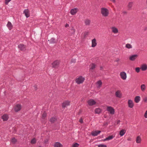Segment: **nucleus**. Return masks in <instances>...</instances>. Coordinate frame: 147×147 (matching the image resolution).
Segmentation results:
<instances>
[{"label": "nucleus", "mask_w": 147, "mask_h": 147, "mask_svg": "<svg viewBox=\"0 0 147 147\" xmlns=\"http://www.w3.org/2000/svg\"><path fill=\"white\" fill-rule=\"evenodd\" d=\"M56 120V119L55 117H52L50 119V121L51 123H53Z\"/></svg>", "instance_id": "nucleus-39"}, {"label": "nucleus", "mask_w": 147, "mask_h": 147, "mask_svg": "<svg viewBox=\"0 0 147 147\" xmlns=\"http://www.w3.org/2000/svg\"><path fill=\"white\" fill-rule=\"evenodd\" d=\"M143 100L144 101H147V96H145L143 97Z\"/></svg>", "instance_id": "nucleus-41"}, {"label": "nucleus", "mask_w": 147, "mask_h": 147, "mask_svg": "<svg viewBox=\"0 0 147 147\" xmlns=\"http://www.w3.org/2000/svg\"><path fill=\"white\" fill-rule=\"evenodd\" d=\"M16 142L17 140L14 138H13L11 140V142L13 144L16 143Z\"/></svg>", "instance_id": "nucleus-32"}, {"label": "nucleus", "mask_w": 147, "mask_h": 147, "mask_svg": "<svg viewBox=\"0 0 147 147\" xmlns=\"http://www.w3.org/2000/svg\"><path fill=\"white\" fill-rule=\"evenodd\" d=\"M126 130L125 129H122L119 132V135L121 136H123L126 132Z\"/></svg>", "instance_id": "nucleus-21"}, {"label": "nucleus", "mask_w": 147, "mask_h": 147, "mask_svg": "<svg viewBox=\"0 0 147 147\" xmlns=\"http://www.w3.org/2000/svg\"><path fill=\"white\" fill-rule=\"evenodd\" d=\"M125 47L127 49H130L132 48V46L129 44H127L125 45Z\"/></svg>", "instance_id": "nucleus-29"}, {"label": "nucleus", "mask_w": 147, "mask_h": 147, "mask_svg": "<svg viewBox=\"0 0 147 147\" xmlns=\"http://www.w3.org/2000/svg\"><path fill=\"white\" fill-rule=\"evenodd\" d=\"M79 121L80 123H82L83 122L82 119V118L80 119L79 120Z\"/></svg>", "instance_id": "nucleus-46"}, {"label": "nucleus", "mask_w": 147, "mask_h": 147, "mask_svg": "<svg viewBox=\"0 0 147 147\" xmlns=\"http://www.w3.org/2000/svg\"><path fill=\"white\" fill-rule=\"evenodd\" d=\"M140 67H137L135 68V70L136 72L139 73L140 72Z\"/></svg>", "instance_id": "nucleus-36"}, {"label": "nucleus", "mask_w": 147, "mask_h": 147, "mask_svg": "<svg viewBox=\"0 0 147 147\" xmlns=\"http://www.w3.org/2000/svg\"><path fill=\"white\" fill-rule=\"evenodd\" d=\"M110 1L114 3H115L116 1V0H110Z\"/></svg>", "instance_id": "nucleus-47"}, {"label": "nucleus", "mask_w": 147, "mask_h": 147, "mask_svg": "<svg viewBox=\"0 0 147 147\" xmlns=\"http://www.w3.org/2000/svg\"><path fill=\"white\" fill-rule=\"evenodd\" d=\"M47 116V113L45 111L42 114V118L44 119Z\"/></svg>", "instance_id": "nucleus-35"}, {"label": "nucleus", "mask_w": 147, "mask_h": 147, "mask_svg": "<svg viewBox=\"0 0 147 147\" xmlns=\"http://www.w3.org/2000/svg\"><path fill=\"white\" fill-rule=\"evenodd\" d=\"M141 69L142 71H145L147 69V64L144 63L142 64L140 66Z\"/></svg>", "instance_id": "nucleus-8"}, {"label": "nucleus", "mask_w": 147, "mask_h": 147, "mask_svg": "<svg viewBox=\"0 0 147 147\" xmlns=\"http://www.w3.org/2000/svg\"><path fill=\"white\" fill-rule=\"evenodd\" d=\"M96 87L97 88H100L101 87L102 85V82L101 80H99L96 83Z\"/></svg>", "instance_id": "nucleus-20"}, {"label": "nucleus", "mask_w": 147, "mask_h": 147, "mask_svg": "<svg viewBox=\"0 0 147 147\" xmlns=\"http://www.w3.org/2000/svg\"><path fill=\"white\" fill-rule=\"evenodd\" d=\"M129 107L130 108H132L134 106V104L133 102H128Z\"/></svg>", "instance_id": "nucleus-28"}, {"label": "nucleus", "mask_w": 147, "mask_h": 147, "mask_svg": "<svg viewBox=\"0 0 147 147\" xmlns=\"http://www.w3.org/2000/svg\"><path fill=\"white\" fill-rule=\"evenodd\" d=\"M140 100V97L139 96H137L135 98V101H139Z\"/></svg>", "instance_id": "nucleus-34"}, {"label": "nucleus", "mask_w": 147, "mask_h": 147, "mask_svg": "<svg viewBox=\"0 0 147 147\" xmlns=\"http://www.w3.org/2000/svg\"><path fill=\"white\" fill-rule=\"evenodd\" d=\"M11 1V0H5V4L7 5L8 4V3Z\"/></svg>", "instance_id": "nucleus-42"}, {"label": "nucleus", "mask_w": 147, "mask_h": 147, "mask_svg": "<svg viewBox=\"0 0 147 147\" xmlns=\"http://www.w3.org/2000/svg\"><path fill=\"white\" fill-rule=\"evenodd\" d=\"M7 26L10 30H11L13 28V25L10 22H8Z\"/></svg>", "instance_id": "nucleus-17"}, {"label": "nucleus", "mask_w": 147, "mask_h": 147, "mask_svg": "<svg viewBox=\"0 0 147 147\" xmlns=\"http://www.w3.org/2000/svg\"><path fill=\"white\" fill-rule=\"evenodd\" d=\"M100 132L101 131H92L91 134L92 136H97Z\"/></svg>", "instance_id": "nucleus-13"}, {"label": "nucleus", "mask_w": 147, "mask_h": 147, "mask_svg": "<svg viewBox=\"0 0 147 147\" xmlns=\"http://www.w3.org/2000/svg\"><path fill=\"white\" fill-rule=\"evenodd\" d=\"M97 44L96 40L95 38H94L92 40L91 47H95L97 45Z\"/></svg>", "instance_id": "nucleus-12"}, {"label": "nucleus", "mask_w": 147, "mask_h": 147, "mask_svg": "<svg viewBox=\"0 0 147 147\" xmlns=\"http://www.w3.org/2000/svg\"><path fill=\"white\" fill-rule=\"evenodd\" d=\"M140 88L142 91L144 92L145 91L146 89V86L145 84H142L141 85Z\"/></svg>", "instance_id": "nucleus-19"}, {"label": "nucleus", "mask_w": 147, "mask_h": 147, "mask_svg": "<svg viewBox=\"0 0 147 147\" xmlns=\"http://www.w3.org/2000/svg\"><path fill=\"white\" fill-rule=\"evenodd\" d=\"M137 103L138 102V101H137V102H136Z\"/></svg>", "instance_id": "nucleus-56"}, {"label": "nucleus", "mask_w": 147, "mask_h": 147, "mask_svg": "<svg viewBox=\"0 0 147 147\" xmlns=\"http://www.w3.org/2000/svg\"><path fill=\"white\" fill-rule=\"evenodd\" d=\"M85 80V78L84 77L80 76L76 79L75 82L77 84H82Z\"/></svg>", "instance_id": "nucleus-2"}, {"label": "nucleus", "mask_w": 147, "mask_h": 147, "mask_svg": "<svg viewBox=\"0 0 147 147\" xmlns=\"http://www.w3.org/2000/svg\"><path fill=\"white\" fill-rule=\"evenodd\" d=\"M79 146V144L77 143H76L73 144L71 147H78Z\"/></svg>", "instance_id": "nucleus-38"}, {"label": "nucleus", "mask_w": 147, "mask_h": 147, "mask_svg": "<svg viewBox=\"0 0 147 147\" xmlns=\"http://www.w3.org/2000/svg\"><path fill=\"white\" fill-rule=\"evenodd\" d=\"M102 112V110L100 108L96 109L95 110V113L97 114H99Z\"/></svg>", "instance_id": "nucleus-26"}, {"label": "nucleus", "mask_w": 147, "mask_h": 147, "mask_svg": "<svg viewBox=\"0 0 147 147\" xmlns=\"http://www.w3.org/2000/svg\"><path fill=\"white\" fill-rule=\"evenodd\" d=\"M34 88L35 90H37V86L36 85H35L34 86Z\"/></svg>", "instance_id": "nucleus-44"}, {"label": "nucleus", "mask_w": 147, "mask_h": 147, "mask_svg": "<svg viewBox=\"0 0 147 147\" xmlns=\"http://www.w3.org/2000/svg\"><path fill=\"white\" fill-rule=\"evenodd\" d=\"M100 13L102 16L104 17H108L109 15V10L107 8L104 7L101 8Z\"/></svg>", "instance_id": "nucleus-1"}, {"label": "nucleus", "mask_w": 147, "mask_h": 147, "mask_svg": "<svg viewBox=\"0 0 147 147\" xmlns=\"http://www.w3.org/2000/svg\"><path fill=\"white\" fill-rule=\"evenodd\" d=\"M36 140L35 138L33 139L31 141V143L32 144H34L36 143Z\"/></svg>", "instance_id": "nucleus-37"}, {"label": "nucleus", "mask_w": 147, "mask_h": 147, "mask_svg": "<svg viewBox=\"0 0 147 147\" xmlns=\"http://www.w3.org/2000/svg\"><path fill=\"white\" fill-rule=\"evenodd\" d=\"M112 32L114 34H117L119 32L118 29L115 27L113 26L111 28Z\"/></svg>", "instance_id": "nucleus-7"}, {"label": "nucleus", "mask_w": 147, "mask_h": 147, "mask_svg": "<svg viewBox=\"0 0 147 147\" xmlns=\"http://www.w3.org/2000/svg\"><path fill=\"white\" fill-rule=\"evenodd\" d=\"M76 60L75 59H74V61H72V60L71 61V62H76Z\"/></svg>", "instance_id": "nucleus-51"}, {"label": "nucleus", "mask_w": 147, "mask_h": 147, "mask_svg": "<svg viewBox=\"0 0 147 147\" xmlns=\"http://www.w3.org/2000/svg\"><path fill=\"white\" fill-rule=\"evenodd\" d=\"M69 102H64L62 105V107H65L66 106L69 105Z\"/></svg>", "instance_id": "nucleus-24"}, {"label": "nucleus", "mask_w": 147, "mask_h": 147, "mask_svg": "<svg viewBox=\"0 0 147 147\" xmlns=\"http://www.w3.org/2000/svg\"><path fill=\"white\" fill-rule=\"evenodd\" d=\"M96 102H88V104L90 106H92L95 104Z\"/></svg>", "instance_id": "nucleus-33"}, {"label": "nucleus", "mask_w": 147, "mask_h": 147, "mask_svg": "<svg viewBox=\"0 0 147 147\" xmlns=\"http://www.w3.org/2000/svg\"><path fill=\"white\" fill-rule=\"evenodd\" d=\"M62 145L60 143L56 142L54 144V147H62Z\"/></svg>", "instance_id": "nucleus-23"}, {"label": "nucleus", "mask_w": 147, "mask_h": 147, "mask_svg": "<svg viewBox=\"0 0 147 147\" xmlns=\"http://www.w3.org/2000/svg\"><path fill=\"white\" fill-rule=\"evenodd\" d=\"M146 2L147 3V0H146Z\"/></svg>", "instance_id": "nucleus-55"}, {"label": "nucleus", "mask_w": 147, "mask_h": 147, "mask_svg": "<svg viewBox=\"0 0 147 147\" xmlns=\"http://www.w3.org/2000/svg\"><path fill=\"white\" fill-rule=\"evenodd\" d=\"M23 13L27 18L30 16V11L28 9H27L24 10L23 11Z\"/></svg>", "instance_id": "nucleus-10"}, {"label": "nucleus", "mask_w": 147, "mask_h": 147, "mask_svg": "<svg viewBox=\"0 0 147 147\" xmlns=\"http://www.w3.org/2000/svg\"><path fill=\"white\" fill-rule=\"evenodd\" d=\"M90 20L86 19L84 20V23L86 25L89 26L90 24Z\"/></svg>", "instance_id": "nucleus-22"}, {"label": "nucleus", "mask_w": 147, "mask_h": 147, "mask_svg": "<svg viewBox=\"0 0 147 147\" xmlns=\"http://www.w3.org/2000/svg\"><path fill=\"white\" fill-rule=\"evenodd\" d=\"M50 41V43H54L56 42L55 40V39L53 38H52L50 40H49Z\"/></svg>", "instance_id": "nucleus-30"}, {"label": "nucleus", "mask_w": 147, "mask_h": 147, "mask_svg": "<svg viewBox=\"0 0 147 147\" xmlns=\"http://www.w3.org/2000/svg\"><path fill=\"white\" fill-rule=\"evenodd\" d=\"M115 95L116 97L120 98L122 97L121 91L120 90H117L115 93Z\"/></svg>", "instance_id": "nucleus-9"}, {"label": "nucleus", "mask_w": 147, "mask_h": 147, "mask_svg": "<svg viewBox=\"0 0 147 147\" xmlns=\"http://www.w3.org/2000/svg\"><path fill=\"white\" fill-rule=\"evenodd\" d=\"M120 122V120H118L117 122V123L119 124Z\"/></svg>", "instance_id": "nucleus-49"}, {"label": "nucleus", "mask_w": 147, "mask_h": 147, "mask_svg": "<svg viewBox=\"0 0 147 147\" xmlns=\"http://www.w3.org/2000/svg\"><path fill=\"white\" fill-rule=\"evenodd\" d=\"M9 118V117L8 115L6 114L3 115L1 117V118L4 121H7L8 120Z\"/></svg>", "instance_id": "nucleus-14"}, {"label": "nucleus", "mask_w": 147, "mask_h": 147, "mask_svg": "<svg viewBox=\"0 0 147 147\" xmlns=\"http://www.w3.org/2000/svg\"><path fill=\"white\" fill-rule=\"evenodd\" d=\"M128 101H131V100H128Z\"/></svg>", "instance_id": "nucleus-54"}, {"label": "nucleus", "mask_w": 147, "mask_h": 147, "mask_svg": "<svg viewBox=\"0 0 147 147\" xmlns=\"http://www.w3.org/2000/svg\"><path fill=\"white\" fill-rule=\"evenodd\" d=\"M133 5V2H130L129 3L128 7L129 8H131L132 7V6Z\"/></svg>", "instance_id": "nucleus-31"}, {"label": "nucleus", "mask_w": 147, "mask_h": 147, "mask_svg": "<svg viewBox=\"0 0 147 147\" xmlns=\"http://www.w3.org/2000/svg\"><path fill=\"white\" fill-rule=\"evenodd\" d=\"M107 110L108 112L111 115H113L115 113V110L111 107L107 106Z\"/></svg>", "instance_id": "nucleus-3"}, {"label": "nucleus", "mask_w": 147, "mask_h": 147, "mask_svg": "<svg viewBox=\"0 0 147 147\" xmlns=\"http://www.w3.org/2000/svg\"><path fill=\"white\" fill-rule=\"evenodd\" d=\"M123 13L124 14H126V13L127 12L126 11H124L123 12Z\"/></svg>", "instance_id": "nucleus-52"}, {"label": "nucleus", "mask_w": 147, "mask_h": 147, "mask_svg": "<svg viewBox=\"0 0 147 147\" xmlns=\"http://www.w3.org/2000/svg\"><path fill=\"white\" fill-rule=\"evenodd\" d=\"M144 117L145 118H147V110L144 113Z\"/></svg>", "instance_id": "nucleus-43"}, {"label": "nucleus", "mask_w": 147, "mask_h": 147, "mask_svg": "<svg viewBox=\"0 0 147 147\" xmlns=\"http://www.w3.org/2000/svg\"><path fill=\"white\" fill-rule=\"evenodd\" d=\"M22 107V105L20 104H18L14 106V110L15 112H18L20 111Z\"/></svg>", "instance_id": "nucleus-4"}, {"label": "nucleus", "mask_w": 147, "mask_h": 147, "mask_svg": "<svg viewBox=\"0 0 147 147\" xmlns=\"http://www.w3.org/2000/svg\"><path fill=\"white\" fill-rule=\"evenodd\" d=\"M78 9L77 8H75L71 9L70 13L72 15H75L78 11Z\"/></svg>", "instance_id": "nucleus-6"}, {"label": "nucleus", "mask_w": 147, "mask_h": 147, "mask_svg": "<svg viewBox=\"0 0 147 147\" xmlns=\"http://www.w3.org/2000/svg\"><path fill=\"white\" fill-rule=\"evenodd\" d=\"M90 101H94V100H90Z\"/></svg>", "instance_id": "nucleus-53"}, {"label": "nucleus", "mask_w": 147, "mask_h": 147, "mask_svg": "<svg viewBox=\"0 0 147 147\" xmlns=\"http://www.w3.org/2000/svg\"><path fill=\"white\" fill-rule=\"evenodd\" d=\"M120 76L121 78L123 80H126L127 76L126 73L124 71L121 72L120 74Z\"/></svg>", "instance_id": "nucleus-5"}, {"label": "nucleus", "mask_w": 147, "mask_h": 147, "mask_svg": "<svg viewBox=\"0 0 147 147\" xmlns=\"http://www.w3.org/2000/svg\"><path fill=\"white\" fill-rule=\"evenodd\" d=\"M18 48L21 51H24L25 50L26 46L23 44H20L18 45Z\"/></svg>", "instance_id": "nucleus-15"}, {"label": "nucleus", "mask_w": 147, "mask_h": 147, "mask_svg": "<svg viewBox=\"0 0 147 147\" xmlns=\"http://www.w3.org/2000/svg\"><path fill=\"white\" fill-rule=\"evenodd\" d=\"M89 33V32H84V35L85 36H86V35H87Z\"/></svg>", "instance_id": "nucleus-45"}, {"label": "nucleus", "mask_w": 147, "mask_h": 147, "mask_svg": "<svg viewBox=\"0 0 147 147\" xmlns=\"http://www.w3.org/2000/svg\"><path fill=\"white\" fill-rule=\"evenodd\" d=\"M138 57V55L134 54L130 56L129 57V60L131 61H134Z\"/></svg>", "instance_id": "nucleus-11"}, {"label": "nucleus", "mask_w": 147, "mask_h": 147, "mask_svg": "<svg viewBox=\"0 0 147 147\" xmlns=\"http://www.w3.org/2000/svg\"><path fill=\"white\" fill-rule=\"evenodd\" d=\"M98 147H107V146L104 144H100L98 146Z\"/></svg>", "instance_id": "nucleus-40"}, {"label": "nucleus", "mask_w": 147, "mask_h": 147, "mask_svg": "<svg viewBox=\"0 0 147 147\" xmlns=\"http://www.w3.org/2000/svg\"><path fill=\"white\" fill-rule=\"evenodd\" d=\"M114 138V136H113L112 135L108 137L107 138H106L104 140V141H105L107 140H111L112 139Z\"/></svg>", "instance_id": "nucleus-25"}, {"label": "nucleus", "mask_w": 147, "mask_h": 147, "mask_svg": "<svg viewBox=\"0 0 147 147\" xmlns=\"http://www.w3.org/2000/svg\"><path fill=\"white\" fill-rule=\"evenodd\" d=\"M59 64V62L58 61H56L53 63L52 67L54 68H56L58 67Z\"/></svg>", "instance_id": "nucleus-16"}, {"label": "nucleus", "mask_w": 147, "mask_h": 147, "mask_svg": "<svg viewBox=\"0 0 147 147\" xmlns=\"http://www.w3.org/2000/svg\"><path fill=\"white\" fill-rule=\"evenodd\" d=\"M96 67L94 63H92L90 65V70L94 69Z\"/></svg>", "instance_id": "nucleus-27"}, {"label": "nucleus", "mask_w": 147, "mask_h": 147, "mask_svg": "<svg viewBox=\"0 0 147 147\" xmlns=\"http://www.w3.org/2000/svg\"><path fill=\"white\" fill-rule=\"evenodd\" d=\"M68 26H69L68 24H66L65 26L66 27H68Z\"/></svg>", "instance_id": "nucleus-50"}, {"label": "nucleus", "mask_w": 147, "mask_h": 147, "mask_svg": "<svg viewBox=\"0 0 147 147\" xmlns=\"http://www.w3.org/2000/svg\"><path fill=\"white\" fill-rule=\"evenodd\" d=\"M127 140L128 141H130V140H131V139L130 138H128V139H127Z\"/></svg>", "instance_id": "nucleus-48"}, {"label": "nucleus", "mask_w": 147, "mask_h": 147, "mask_svg": "<svg viewBox=\"0 0 147 147\" xmlns=\"http://www.w3.org/2000/svg\"><path fill=\"white\" fill-rule=\"evenodd\" d=\"M142 140L140 136H138L136 138V142L137 143H140L141 142Z\"/></svg>", "instance_id": "nucleus-18"}]
</instances>
